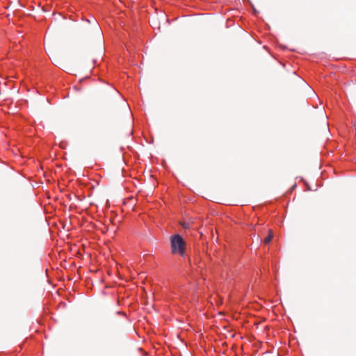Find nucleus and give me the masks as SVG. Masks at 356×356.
<instances>
[{
	"label": "nucleus",
	"instance_id": "1",
	"mask_svg": "<svg viewBox=\"0 0 356 356\" xmlns=\"http://www.w3.org/2000/svg\"><path fill=\"white\" fill-rule=\"evenodd\" d=\"M170 251L173 255H179L185 259L187 257V243L179 234H172L170 237Z\"/></svg>",
	"mask_w": 356,
	"mask_h": 356
},
{
	"label": "nucleus",
	"instance_id": "3",
	"mask_svg": "<svg viewBox=\"0 0 356 356\" xmlns=\"http://www.w3.org/2000/svg\"><path fill=\"white\" fill-rule=\"evenodd\" d=\"M118 314H123V315H125V314H124V313H123V312H118Z\"/></svg>",
	"mask_w": 356,
	"mask_h": 356
},
{
	"label": "nucleus",
	"instance_id": "4",
	"mask_svg": "<svg viewBox=\"0 0 356 356\" xmlns=\"http://www.w3.org/2000/svg\"><path fill=\"white\" fill-rule=\"evenodd\" d=\"M254 13L256 14L257 13V11L255 9H254Z\"/></svg>",
	"mask_w": 356,
	"mask_h": 356
},
{
	"label": "nucleus",
	"instance_id": "2",
	"mask_svg": "<svg viewBox=\"0 0 356 356\" xmlns=\"http://www.w3.org/2000/svg\"><path fill=\"white\" fill-rule=\"evenodd\" d=\"M273 237V234L271 232H270L269 234L267 236H266L265 238L264 239V244H266V245L269 244L270 243V241H272Z\"/></svg>",
	"mask_w": 356,
	"mask_h": 356
}]
</instances>
